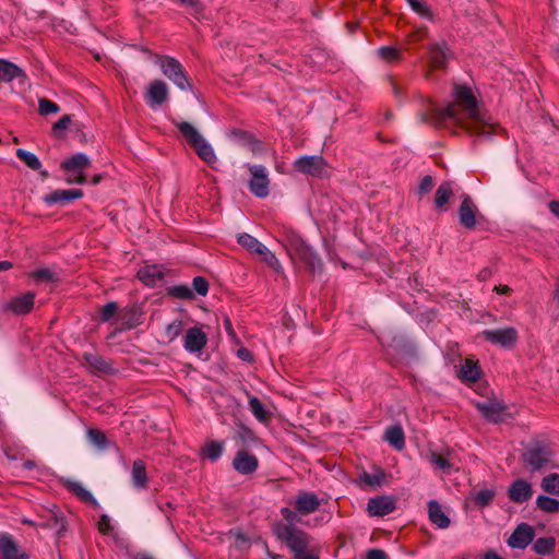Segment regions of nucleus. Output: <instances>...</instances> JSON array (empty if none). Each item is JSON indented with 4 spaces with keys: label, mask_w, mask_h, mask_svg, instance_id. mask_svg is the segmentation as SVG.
<instances>
[{
    "label": "nucleus",
    "mask_w": 559,
    "mask_h": 559,
    "mask_svg": "<svg viewBox=\"0 0 559 559\" xmlns=\"http://www.w3.org/2000/svg\"><path fill=\"white\" fill-rule=\"evenodd\" d=\"M420 120L437 128L462 127L472 134L490 138L500 127L490 121L478 106L472 90L465 85H456L454 100L444 108L431 107L419 115Z\"/></svg>",
    "instance_id": "obj_1"
},
{
    "label": "nucleus",
    "mask_w": 559,
    "mask_h": 559,
    "mask_svg": "<svg viewBox=\"0 0 559 559\" xmlns=\"http://www.w3.org/2000/svg\"><path fill=\"white\" fill-rule=\"evenodd\" d=\"M183 139L194 148L198 156L213 166L217 162V156L212 145L199 133V131L189 122L175 123Z\"/></svg>",
    "instance_id": "obj_2"
},
{
    "label": "nucleus",
    "mask_w": 559,
    "mask_h": 559,
    "mask_svg": "<svg viewBox=\"0 0 559 559\" xmlns=\"http://www.w3.org/2000/svg\"><path fill=\"white\" fill-rule=\"evenodd\" d=\"M155 63L159 67L162 73L179 90L185 92L193 90L187 71L179 60L170 56H156Z\"/></svg>",
    "instance_id": "obj_3"
},
{
    "label": "nucleus",
    "mask_w": 559,
    "mask_h": 559,
    "mask_svg": "<svg viewBox=\"0 0 559 559\" xmlns=\"http://www.w3.org/2000/svg\"><path fill=\"white\" fill-rule=\"evenodd\" d=\"M281 513L284 518V521L275 522L272 525V532L283 544L292 542L295 537H300L301 535H309L305 531L297 527V524L300 522V516L297 512L290 510L289 508H282Z\"/></svg>",
    "instance_id": "obj_4"
},
{
    "label": "nucleus",
    "mask_w": 559,
    "mask_h": 559,
    "mask_svg": "<svg viewBox=\"0 0 559 559\" xmlns=\"http://www.w3.org/2000/svg\"><path fill=\"white\" fill-rule=\"evenodd\" d=\"M289 246L292 254H295L300 261H302L310 272L314 273L321 270L322 261L320 257L300 237L293 236L289 239Z\"/></svg>",
    "instance_id": "obj_5"
},
{
    "label": "nucleus",
    "mask_w": 559,
    "mask_h": 559,
    "mask_svg": "<svg viewBox=\"0 0 559 559\" xmlns=\"http://www.w3.org/2000/svg\"><path fill=\"white\" fill-rule=\"evenodd\" d=\"M552 455L554 453L548 445L534 442L526 447L523 459L532 468L539 469L551 461Z\"/></svg>",
    "instance_id": "obj_6"
},
{
    "label": "nucleus",
    "mask_w": 559,
    "mask_h": 559,
    "mask_svg": "<svg viewBox=\"0 0 559 559\" xmlns=\"http://www.w3.org/2000/svg\"><path fill=\"white\" fill-rule=\"evenodd\" d=\"M481 336L485 341L502 348H513L518 342L519 334L515 328L484 330Z\"/></svg>",
    "instance_id": "obj_7"
},
{
    "label": "nucleus",
    "mask_w": 559,
    "mask_h": 559,
    "mask_svg": "<svg viewBox=\"0 0 559 559\" xmlns=\"http://www.w3.org/2000/svg\"><path fill=\"white\" fill-rule=\"evenodd\" d=\"M248 169L251 174V179L249 181V189L251 193L258 198L267 197L270 193L267 169L263 165H249Z\"/></svg>",
    "instance_id": "obj_8"
},
{
    "label": "nucleus",
    "mask_w": 559,
    "mask_h": 559,
    "mask_svg": "<svg viewBox=\"0 0 559 559\" xmlns=\"http://www.w3.org/2000/svg\"><path fill=\"white\" fill-rule=\"evenodd\" d=\"M396 509V498L392 495H380L368 500L367 512L370 516H384Z\"/></svg>",
    "instance_id": "obj_9"
},
{
    "label": "nucleus",
    "mask_w": 559,
    "mask_h": 559,
    "mask_svg": "<svg viewBox=\"0 0 559 559\" xmlns=\"http://www.w3.org/2000/svg\"><path fill=\"white\" fill-rule=\"evenodd\" d=\"M294 167L301 174L320 177L325 168V160L320 155H305L294 162Z\"/></svg>",
    "instance_id": "obj_10"
},
{
    "label": "nucleus",
    "mask_w": 559,
    "mask_h": 559,
    "mask_svg": "<svg viewBox=\"0 0 559 559\" xmlns=\"http://www.w3.org/2000/svg\"><path fill=\"white\" fill-rule=\"evenodd\" d=\"M312 540L313 538L310 535H301V538L295 537L285 545L294 555V559H319L312 547Z\"/></svg>",
    "instance_id": "obj_11"
},
{
    "label": "nucleus",
    "mask_w": 559,
    "mask_h": 559,
    "mask_svg": "<svg viewBox=\"0 0 559 559\" xmlns=\"http://www.w3.org/2000/svg\"><path fill=\"white\" fill-rule=\"evenodd\" d=\"M535 531L527 523H520L507 540L513 549H525L534 539Z\"/></svg>",
    "instance_id": "obj_12"
},
{
    "label": "nucleus",
    "mask_w": 559,
    "mask_h": 559,
    "mask_svg": "<svg viewBox=\"0 0 559 559\" xmlns=\"http://www.w3.org/2000/svg\"><path fill=\"white\" fill-rule=\"evenodd\" d=\"M428 518L433 526L439 530H447L451 525V509L440 504L437 500H430L428 503Z\"/></svg>",
    "instance_id": "obj_13"
},
{
    "label": "nucleus",
    "mask_w": 559,
    "mask_h": 559,
    "mask_svg": "<svg viewBox=\"0 0 559 559\" xmlns=\"http://www.w3.org/2000/svg\"><path fill=\"white\" fill-rule=\"evenodd\" d=\"M476 407L486 419L492 423H501L509 416L507 406L498 401L477 402Z\"/></svg>",
    "instance_id": "obj_14"
},
{
    "label": "nucleus",
    "mask_w": 559,
    "mask_h": 559,
    "mask_svg": "<svg viewBox=\"0 0 559 559\" xmlns=\"http://www.w3.org/2000/svg\"><path fill=\"white\" fill-rule=\"evenodd\" d=\"M168 94L167 84L162 80H154L150 83L144 98L151 108H156L168 99Z\"/></svg>",
    "instance_id": "obj_15"
},
{
    "label": "nucleus",
    "mask_w": 559,
    "mask_h": 559,
    "mask_svg": "<svg viewBox=\"0 0 559 559\" xmlns=\"http://www.w3.org/2000/svg\"><path fill=\"white\" fill-rule=\"evenodd\" d=\"M428 53L431 68L439 70L445 69L448 60L452 57V52L444 40L429 44Z\"/></svg>",
    "instance_id": "obj_16"
},
{
    "label": "nucleus",
    "mask_w": 559,
    "mask_h": 559,
    "mask_svg": "<svg viewBox=\"0 0 559 559\" xmlns=\"http://www.w3.org/2000/svg\"><path fill=\"white\" fill-rule=\"evenodd\" d=\"M35 297L36 294L33 292H27L23 295H20L3 305V311H9L17 316L26 314L33 309Z\"/></svg>",
    "instance_id": "obj_17"
},
{
    "label": "nucleus",
    "mask_w": 559,
    "mask_h": 559,
    "mask_svg": "<svg viewBox=\"0 0 559 559\" xmlns=\"http://www.w3.org/2000/svg\"><path fill=\"white\" fill-rule=\"evenodd\" d=\"M478 213L477 206L474 204L468 195L462 197V203L459 207L460 224L466 229H473L476 226V215Z\"/></svg>",
    "instance_id": "obj_18"
},
{
    "label": "nucleus",
    "mask_w": 559,
    "mask_h": 559,
    "mask_svg": "<svg viewBox=\"0 0 559 559\" xmlns=\"http://www.w3.org/2000/svg\"><path fill=\"white\" fill-rule=\"evenodd\" d=\"M84 193L81 189H58L46 195H44L43 201L47 205L60 204L67 205L70 202L83 198Z\"/></svg>",
    "instance_id": "obj_19"
},
{
    "label": "nucleus",
    "mask_w": 559,
    "mask_h": 559,
    "mask_svg": "<svg viewBox=\"0 0 559 559\" xmlns=\"http://www.w3.org/2000/svg\"><path fill=\"white\" fill-rule=\"evenodd\" d=\"M207 343L206 334L198 326L187 330L183 340V347L189 353L201 352Z\"/></svg>",
    "instance_id": "obj_20"
},
{
    "label": "nucleus",
    "mask_w": 559,
    "mask_h": 559,
    "mask_svg": "<svg viewBox=\"0 0 559 559\" xmlns=\"http://www.w3.org/2000/svg\"><path fill=\"white\" fill-rule=\"evenodd\" d=\"M83 360L92 372H100L106 374L116 373L112 364L106 360L103 356L94 353H84Z\"/></svg>",
    "instance_id": "obj_21"
},
{
    "label": "nucleus",
    "mask_w": 559,
    "mask_h": 559,
    "mask_svg": "<svg viewBox=\"0 0 559 559\" xmlns=\"http://www.w3.org/2000/svg\"><path fill=\"white\" fill-rule=\"evenodd\" d=\"M234 468L241 474H251L258 468V459L248 451H238L233 461Z\"/></svg>",
    "instance_id": "obj_22"
},
{
    "label": "nucleus",
    "mask_w": 559,
    "mask_h": 559,
    "mask_svg": "<svg viewBox=\"0 0 559 559\" xmlns=\"http://www.w3.org/2000/svg\"><path fill=\"white\" fill-rule=\"evenodd\" d=\"M138 278L150 287H155L164 281V272L158 265L142 266L136 274Z\"/></svg>",
    "instance_id": "obj_23"
},
{
    "label": "nucleus",
    "mask_w": 559,
    "mask_h": 559,
    "mask_svg": "<svg viewBox=\"0 0 559 559\" xmlns=\"http://www.w3.org/2000/svg\"><path fill=\"white\" fill-rule=\"evenodd\" d=\"M359 478L364 485L369 487H382L389 485L388 475L378 466H371L369 471H364L359 475Z\"/></svg>",
    "instance_id": "obj_24"
},
{
    "label": "nucleus",
    "mask_w": 559,
    "mask_h": 559,
    "mask_svg": "<svg viewBox=\"0 0 559 559\" xmlns=\"http://www.w3.org/2000/svg\"><path fill=\"white\" fill-rule=\"evenodd\" d=\"M0 552L2 559H27L9 534L0 535Z\"/></svg>",
    "instance_id": "obj_25"
},
{
    "label": "nucleus",
    "mask_w": 559,
    "mask_h": 559,
    "mask_svg": "<svg viewBox=\"0 0 559 559\" xmlns=\"http://www.w3.org/2000/svg\"><path fill=\"white\" fill-rule=\"evenodd\" d=\"M320 506V499L311 492H304L296 498L295 508L301 514H310Z\"/></svg>",
    "instance_id": "obj_26"
},
{
    "label": "nucleus",
    "mask_w": 559,
    "mask_h": 559,
    "mask_svg": "<svg viewBox=\"0 0 559 559\" xmlns=\"http://www.w3.org/2000/svg\"><path fill=\"white\" fill-rule=\"evenodd\" d=\"M248 396V406L254 418L262 424H266L272 418V413L265 408L263 403L254 395L246 391Z\"/></svg>",
    "instance_id": "obj_27"
},
{
    "label": "nucleus",
    "mask_w": 559,
    "mask_h": 559,
    "mask_svg": "<svg viewBox=\"0 0 559 559\" xmlns=\"http://www.w3.org/2000/svg\"><path fill=\"white\" fill-rule=\"evenodd\" d=\"M91 165L88 156L84 153H76L61 163V168L67 173L83 171Z\"/></svg>",
    "instance_id": "obj_28"
},
{
    "label": "nucleus",
    "mask_w": 559,
    "mask_h": 559,
    "mask_svg": "<svg viewBox=\"0 0 559 559\" xmlns=\"http://www.w3.org/2000/svg\"><path fill=\"white\" fill-rule=\"evenodd\" d=\"M142 316L140 307L131 306L124 308L119 317L126 329H133L142 323Z\"/></svg>",
    "instance_id": "obj_29"
},
{
    "label": "nucleus",
    "mask_w": 559,
    "mask_h": 559,
    "mask_svg": "<svg viewBox=\"0 0 559 559\" xmlns=\"http://www.w3.org/2000/svg\"><path fill=\"white\" fill-rule=\"evenodd\" d=\"M384 440L397 451L405 448V436L400 425L388 427L384 432Z\"/></svg>",
    "instance_id": "obj_30"
},
{
    "label": "nucleus",
    "mask_w": 559,
    "mask_h": 559,
    "mask_svg": "<svg viewBox=\"0 0 559 559\" xmlns=\"http://www.w3.org/2000/svg\"><path fill=\"white\" fill-rule=\"evenodd\" d=\"M429 463L444 474H449L454 467L453 457L450 453L441 454L436 451L429 453Z\"/></svg>",
    "instance_id": "obj_31"
},
{
    "label": "nucleus",
    "mask_w": 559,
    "mask_h": 559,
    "mask_svg": "<svg viewBox=\"0 0 559 559\" xmlns=\"http://www.w3.org/2000/svg\"><path fill=\"white\" fill-rule=\"evenodd\" d=\"M453 195V185L451 181H444L442 182L435 195V206L439 211H445V205L450 201L451 197Z\"/></svg>",
    "instance_id": "obj_32"
},
{
    "label": "nucleus",
    "mask_w": 559,
    "mask_h": 559,
    "mask_svg": "<svg viewBox=\"0 0 559 559\" xmlns=\"http://www.w3.org/2000/svg\"><path fill=\"white\" fill-rule=\"evenodd\" d=\"M20 76H25L21 68L8 60L0 59V82L8 83Z\"/></svg>",
    "instance_id": "obj_33"
},
{
    "label": "nucleus",
    "mask_w": 559,
    "mask_h": 559,
    "mask_svg": "<svg viewBox=\"0 0 559 559\" xmlns=\"http://www.w3.org/2000/svg\"><path fill=\"white\" fill-rule=\"evenodd\" d=\"M225 443L224 441H210L200 450V455L202 459H206L211 462H216L224 452Z\"/></svg>",
    "instance_id": "obj_34"
},
{
    "label": "nucleus",
    "mask_w": 559,
    "mask_h": 559,
    "mask_svg": "<svg viewBox=\"0 0 559 559\" xmlns=\"http://www.w3.org/2000/svg\"><path fill=\"white\" fill-rule=\"evenodd\" d=\"M460 378L464 381L476 382L480 378V368L472 359H465L460 369Z\"/></svg>",
    "instance_id": "obj_35"
},
{
    "label": "nucleus",
    "mask_w": 559,
    "mask_h": 559,
    "mask_svg": "<svg viewBox=\"0 0 559 559\" xmlns=\"http://www.w3.org/2000/svg\"><path fill=\"white\" fill-rule=\"evenodd\" d=\"M411 9L418 14L420 17L426 19L430 22L437 21V15L427 2L421 0H406Z\"/></svg>",
    "instance_id": "obj_36"
},
{
    "label": "nucleus",
    "mask_w": 559,
    "mask_h": 559,
    "mask_svg": "<svg viewBox=\"0 0 559 559\" xmlns=\"http://www.w3.org/2000/svg\"><path fill=\"white\" fill-rule=\"evenodd\" d=\"M234 438L243 445H250L258 442L255 432L242 423L236 424Z\"/></svg>",
    "instance_id": "obj_37"
},
{
    "label": "nucleus",
    "mask_w": 559,
    "mask_h": 559,
    "mask_svg": "<svg viewBox=\"0 0 559 559\" xmlns=\"http://www.w3.org/2000/svg\"><path fill=\"white\" fill-rule=\"evenodd\" d=\"M50 518L40 525L44 527H49L56 530L58 534H60L64 530V521L63 515L59 512V509L56 504L51 506L49 509Z\"/></svg>",
    "instance_id": "obj_38"
},
{
    "label": "nucleus",
    "mask_w": 559,
    "mask_h": 559,
    "mask_svg": "<svg viewBox=\"0 0 559 559\" xmlns=\"http://www.w3.org/2000/svg\"><path fill=\"white\" fill-rule=\"evenodd\" d=\"M556 547V539L552 536L538 537L533 544V550L540 556L550 555Z\"/></svg>",
    "instance_id": "obj_39"
},
{
    "label": "nucleus",
    "mask_w": 559,
    "mask_h": 559,
    "mask_svg": "<svg viewBox=\"0 0 559 559\" xmlns=\"http://www.w3.org/2000/svg\"><path fill=\"white\" fill-rule=\"evenodd\" d=\"M29 277L37 284L57 283L60 281L59 274L50 269H38L29 273Z\"/></svg>",
    "instance_id": "obj_40"
},
{
    "label": "nucleus",
    "mask_w": 559,
    "mask_h": 559,
    "mask_svg": "<svg viewBox=\"0 0 559 559\" xmlns=\"http://www.w3.org/2000/svg\"><path fill=\"white\" fill-rule=\"evenodd\" d=\"M86 436L88 441L100 451H104L109 447V440L100 429L91 428L87 430Z\"/></svg>",
    "instance_id": "obj_41"
},
{
    "label": "nucleus",
    "mask_w": 559,
    "mask_h": 559,
    "mask_svg": "<svg viewBox=\"0 0 559 559\" xmlns=\"http://www.w3.org/2000/svg\"><path fill=\"white\" fill-rule=\"evenodd\" d=\"M132 481L138 488L146 485V468L142 460H135L132 465Z\"/></svg>",
    "instance_id": "obj_42"
},
{
    "label": "nucleus",
    "mask_w": 559,
    "mask_h": 559,
    "mask_svg": "<svg viewBox=\"0 0 559 559\" xmlns=\"http://www.w3.org/2000/svg\"><path fill=\"white\" fill-rule=\"evenodd\" d=\"M238 243L246 248L251 253H259L261 251V248L263 247V243H261L257 238L253 236L242 233L238 235Z\"/></svg>",
    "instance_id": "obj_43"
},
{
    "label": "nucleus",
    "mask_w": 559,
    "mask_h": 559,
    "mask_svg": "<svg viewBox=\"0 0 559 559\" xmlns=\"http://www.w3.org/2000/svg\"><path fill=\"white\" fill-rule=\"evenodd\" d=\"M16 156L31 169L33 170H39L41 168V163L39 158L28 151H25L23 148L16 150Z\"/></svg>",
    "instance_id": "obj_44"
},
{
    "label": "nucleus",
    "mask_w": 559,
    "mask_h": 559,
    "mask_svg": "<svg viewBox=\"0 0 559 559\" xmlns=\"http://www.w3.org/2000/svg\"><path fill=\"white\" fill-rule=\"evenodd\" d=\"M167 294L171 297L191 300L194 298L193 290L187 285H175L167 288Z\"/></svg>",
    "instance_id": "obj_45"
},
{
    "label": "nucleus",
    "mask_w": 559,
    "mask_h": 559,
    "mask_svg": "<svg viewBox=\"0 0 559 559\" xmlns=\"http://www.w3.org/2000/svg\"><path fill=\"white\" fill-rule=\"evenodd\" d=\"M536 503L537 507L545 512L555 513L559 511V501L556 498L538 496Z\"/></svg>",
    "instance_id": "obj_46"
},
{
    "label": "nucleus",
    "mask_w": 559,
    "mask_h": 559,
    "mask_svg": "<svg viewBox=\"0 0 559 559\" xmlns=\"http://www.w3.org/2000/svg\"><path fill=\"white\" fill-rule=\"evenodd\" d=\"M261 255L262 260L267 263L272 269H274L276 272H280L282 270V264L276 258V255L270 251L264 245L261 248V251L258 253Z\"/></svg>",
    "instance_id": "obj_47"
},
{
    "label": "nucleus",
    "mask_w": 559,
    "mask_h": 559,
    "mask_svg": "<svg viewBox=\"0 0 559 559\" xmlns=\"http://www.w3.org/2000/svg\"><path fill=\"white\" fill-rule=\"evenodd\" d=\"M182 331V321L181 320H175L171 323L167 324L164 331V337L167 340V342H173L176 340Z\"/></svg>",
    "instance_id": "obj_48"
},
{
    "label": "nucleus",
    "mask_w": 559,
    "mask_h": 559,
    "mask_svg": "<svg viewBox=\"0 0 559 559\" xmlns=\"http://www.w3.org/2000/svg\"><path fill=\"white\" fill-rule=\"evenodd\" d=\"M378 55L389 63H393L400 59V51L391 46L380 47L378 49Z\"/></svg>",
    "instance_id": "obj_49"
},
{
    "label": "nucleus",
    "mask_w": 559,
    "mask_h": 559,
    "mask_svg": "<svg viewBox=\"0 0 559 559\" xmlns=\"http://www.w3.org/2000/svg\"><path fill=\"white\" fill-rule=\"evenodd\" d=\"M118 311V305L117 302L115 301H109L107 302L102 309H100V312H99V318H100V321L103 322H108L110 321L115 314L117 313Z\"/></svg>",
    "instance_id": "obj_50"
},
{
    "label": "nucleus",
    "mask_w": 559,
    "mask_h": 559,
    "mask_svg": "<svg viewBox=\"0 0 559 559\" xmlns=\"http://www.w3.org/2000/svg\"><path fill=\"white\" fill-rule=\"evenodd\" d=\"M38 105H39V114L43 116L56 114L60 109L56 103H53L47 98H40L38 100Z\"/></svg>",
    "instance_id": "obj_51"
},
{
    "label": "nucleus",
    "mask_w": 559,
    "mask_h": 559,
    "mask_svg": "<svg viewBox=\"0 0 559 559\" xmlns=\"http://www.w3.org/2000/svg\"><path fill=\"white\" fill-rule=\"evenodd\" d=\"M179 5L187 7L191 10V13L198 15L201 14L204 10V5L200 0H171Z\"/></svg>",
    "instance_id": "obj_52"
},
{
    "label": "nucleus",
    "mask_w": 559,
    "mask_h": 559,
    "mask_svg": "<svg viewBox=\"0 0 559 559\" xmlns=\"http://www.w3.org/2000/svg\"><path fill=\"white\" fill-rule=\"evenodd\" d=\"M192 286L200 296H205L209 292V282L203 276H195L192 281Z\"/></svg>",
    "instance_id": "obj_53"
},
{
    "label": "nucleus",
    "mask_w": 559,
    "mask_h": 559,
    "mask_svg": "<svg viewBox=\"0 0 559 559\" xmlns=\"http://www.w3.org/2000/svg\"><path fill=\"white\" fill-rule=\"evenodd\" d=\"M542 489H559V474L551 473L543 478Z\"/></svg>",
    "instance_id": "obj_54"
},
{
    "label": "nucleus",
    "mask_w": 559,
    "mask_h": 559,
    "mask_svg": "<svg viewBox=\"0 0 559 559\" xmlns=\"http://www.w3.org/2000/svg\"><path fill=\"white\" fill-rule=\"evenodd\" d=\"M493 493L495 491H477L473 499L479 507H485L493 499Z\"/></svg>",
    "instance_id": "obj_55"
},
{
    "label": "nucleus",
    "mask_w": 559,
    "mask_h": 559,
    "mask_svg": "<svg viewBox=\"0 0 559 559\" xmlns=\"http://www.w3.org/2000/svg\"><path fill=\"white\" fill-rule=\"evenodd\" d=\"M433 187V178L430 175H426L419 182L418 193L420 195L426 194L431 191Z\"/></svg>",
    "instance_id": "obj_56"
},
{
    "label": "nucleus",
    "mask_w": 559,
    "mask_h": 559,
    "mask_svg": "<svg viewBox=\"0 0 559 559\" xmlns=\"http://www.w3.org/2000/svg\"><path fill=\"white\" fill-rule=\"evenodd\" d=\"M66 182L69 185L78 183L83 185L87 181L86 176L83 171H75V173H69V175L66 177Z\"/></svg>",
    "instance_id": "obj_57"
},
{
    "label": "nucleus",
    "mask_w": 559,
    "mask_h": 559,
    "mask_svg": "<svg viewBox=\"0 0 559 559\" xmlns=\"http://www.w3.org/2000/svg\"><path fill=\"white\" fill-rule=\"evenodd\" d=\"M533 491H509L510 499L515 502H525L532 497Z\"/></svg>",
    "instance_id": "obj_58"
},
{
    "label": "nucleus",
    "mask_w": 559,
    "mask_h": 559,
    "mask_svg": "<svg viewBox=\"0 0 559 559\" xmlns=\"http://www.w3.org/2000/svg\"><path fill=\"white\" fill-rule=\"evenodd\" d=\"M98 528L103 534H109L112 531L110 519L106 514L100 516Z\"/></svg>",
    "instance_id": "obj_59"
},
{
    "label": "nucleus",
    "mask_w": 559,
    "mask_h": 559,
    "mask_svg": "<svg viewBox=\"0 0 559 559\" xmlns=\"http://www.w3.org/2000/svg\"><path fill=\"white\" fill-rule=\"evenodd\" d=\"M71 117L69 115L62 116L52 127L53 131L66 130L69 128Z\"/></svg>",
    "instance_id": "obj_60"
},
{
    "label": "nucleus",
    "mask_w": 559,
    "mask_h": 559,
    "mask_svg": "<svg viewBox=\"0 0 559 559\" xmlns=\"http://www.w3.org/2000/svg\"><path fill=\"white\" fill-rule=\"evenodd\" d=\"M75 493L78 495L80 500L84 502H90L93 506H97V501L93 497L92 491H75Z\"/></svg>",
    "instance_id": "obj_61"
},
{
    "label": "nucleus",
    "mask_w": 559,
    "mask_h": 559,
    "mask_svg": "<svg viewBox=\"0 0 559 559\" xmlns=\"http://www.w3.org/2000/svg\"><path fill=\"white\" fill-rule=\"evenodd\" d=\"M366 559H388V556L381 549H370L366 555Z\"/></svg>",
    "instance_id": "obj_62"
},
{
    "label": "nucleus",
    "mask_w": 559,
    "mask_h": 559,
    "mask_svg": "<svg viewBox=\"0 0 559 559\" xmlns=\"http://www.w3.org/2000/svg\"><path fill=\"white\" fill-rule=\"evenodd\" d=\"M509 489H531V484L524 479H516L510 485Z\"/></svg>",
    "instance_id": "obj_63"
},
{
    "label": "nucleus",
    "mask_w": 559,
    "mask_h": 559,
    "mask_svg": "<svg viewBox=\"0 0 559 559\" xmlns=\"http://www.w3.org/2000/svg\"><path fill=\"white\" fill-rule=\"evenodd\" d=\"M61 485L66 487L67 489H84L83 485L76 480L66 479L61 481Z\"/></svg>",
    "instance_id": "obj_64"
}]
</instances>
